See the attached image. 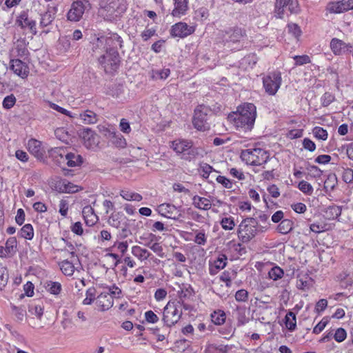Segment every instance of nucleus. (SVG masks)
I'll use <instances>...</instances> for the list:
<instances>
[{
  "instance_id": "f257e3e1",
  "label": "nucleus",
  "mask_w": 353,
  "mask_h": 353,
  "mask_svg": "<svg viewBox=\"0 0 353 353\" xmlns=\"http://www.w3.org/2000/svg\"><path fill=\"white\" fill-rule=\"evenodd\" d=\"M122 39L117 34H110L109 37H101L97 39V46L105 45L106 52L99 58V62L106 73H113L119 67L120 58L117 50L121 47Z\"/></svg>"
},
{
  "instance_id": "f03ea898",
  "label": "nucleus",
  "mask_w": 353,
  "mask_h": 353,
  "mask_svg": "<svg viewBox=\"0 0 353 353\" xmlns=\"http://www.w3.org/2000/svg\"><path fill=\"white\" fill-rule=\"evenodd\" d=\"M228 118L236 130L244 132L251 131L256 118V108L252 103H244Z\"/></svg>"
},
{
  "instance_id": "7ed1b4c3",
  "label": "nucleus",
  "mask_w": 353,
  "mask_h": 353,
  "mask_svg": "<svg viewBox=\"0 0 353 353\" xmlns=\"http://www.w3.org/2000/svg\"><path fill=\"white\" fill-rule=\"evenodd\" d=\"M127 8V0H101L99 13L105 20L112 21L123 14Z\"/></svg>"
},
{
  "instance_id": "20e7f679",
  "label": "nucleus",
  "mask_w": 353,
  "mask_h": 353,
  "mask_svg": "<svg viewBox=\"0 0 353 353\" xmlns=\"http://www.w3.org/2000/svg\"><path fill=\"white\" fill-rule=\"evenodd\" d=\"M170 148L180 155L181 159L186 161H191L203 156V150L194 147L192 142L189 140L176 139L171 142Z\"/></svg>"
},
{
  "instance_id": "39448f33",
  "label": "nucleus",
  "mask_w": 353,
  "mask_h": 353,
  "mask_svg": "<svg viewBox=\"0 0 353 353\" xmlns=\"http://www.w3.org/2000/svg\"><path fill=\"white\" fill-rule=\"evenodd\" d=\"M259 225L253 217L243 219L237 227L236 234L240 241L247 243L252 240L259 232Z\"/></svg>"
},
{
  "instance_id": "423d86ee",
  "label": "nucleus",
  "mask_w": 353,
  "mask_h": 353,
  "mask_svg": "<svg viewBox=\"0 0 353 353\" xmlns=\"http://www.w3.org/2000/svg\"><path fill=\"white\" fill-rule=\"evenodd\" d=\"M51 155L57 163L63 169H65V166L70 168L77 167L80 165L82 163V159L79 154L67 152V151L62 148L53 149Z\"/></svg>"
},
{
  "instance_id": "0eeeda50",
  "label": "nucleus",
  "mask_w": 353,
  "mask_h": 353,
  "mask_svg": "<svg viewBox=\"0 0 353 353\" xmlns=\"http://www.w3.org/2000/svg\"><path fill=\"white\" fill-rule=\"evenodd\" d=\"M240 157L247 165L260 166L269 160L270 154L263 148H254L243 150Z\"/></svg>"
},
{
  "instance_id": "6e6552de",
  "label": "nucleus",
  "mask_w": 353,
  "mask_h": 353,
  "mask_svg": "<svg viewBox=\"0 0 353 353\" xmlns=\"http://www.w3.org/2000/svg\"><path fill=\"white\" fill-rule=\"evenodd\" d=\"M91 9L89 0L74 1L66 14L67 20L70 22H79L83 17L85 12Z\"/></svg>"
},
{
  "instance_id": "1a4fd4ad",
  "label": "nucleus",
  "mask_w": 353,
  "mask_h": 353,
  "mask_svg": "<svg viewBox=\"0 0 353 353\" xmlns=\"http://www.w3.org/2000/svg\"><path fill=\"white\" fill-rule=\"evenodd\" d=\"M180 301H169L164 307L163 321L168 326H172L176 323L181 317L182 310Z\"/></svg>"
},
{
  "instance_id": "9d476101",
  "label": "nucleus",
  "mask_w": 353,
  "mask_h": 353,
  "mask_svg": "<svg viewBox=\"0 0 353 353\" xmlns=\"http://www.w3.org/2000/svg\"><path fill=\"white\" fill-rule=\"evenodd\" d=\"M210 112V108L204 105H198L192 119L194 127L200 131H205L210 128L208 123V115Z\"/></svg>"
},
{
  "instance_id": "9b49d317",
  "label": "nucleus",
  "mask_w": 353,
  "mask_h": 353,
  "mask_svg": "<svg viewBox=\"0 0 353 353\" xmlns=\"http://www.w3.org/2000/svg\"><path fill=\"white\" fill-rule=\"evenodd\" d=\"M280 72H272L263 78V85L269 95H275L281 85Z\"/></svg>"
},
{
  "instance_id": "f8f14e48",
  "label": "nucleus",
  "mask_w": 353,
  "mask_h": 353,
  "mask_svg": "<svg viewBox=\"0 0 353 353\" xmlns=\"http://www.w3.org/2000/svg\"><path fill=\"white\" fill-rule=\"evenodd\" d=\"M83 145L88 149H95L99 143V136L90 128H83L80 134Z\"/></svg>"
},
{
  "instance_id": "ddd939ff",
  "label": "nucleus",
  "mask_w": 353,
  "mask_h": 353,
  "mask_svg": "<svg viewBox=\"0 0 353 353\" xmlns=\"http://www.w3.org/2000/svg\"><path fill=\"white\" fill-rule=\"evenodd\" d=\"M195 31L194 26L184 22H179L172 26L171 34L174 37L185 38Z\"/></svg>"
},
{
  "instance_id": "4468645a",
  "label": "nucleus",
  "mask_w": 353,
  "mask_h": 353,
  "mask_svg": "<svg viewBox=\"0 0 353 353\" xmlns=\"http://www.w3.org/2000/svg\"><path fill=\"white\" fill-rule=\"evenodd\" d=\"M157 211L162 216L168 219H176L180 215L179 209L171 203H162L159 205Z\"/></svg>"
},
{
  "instance_id": "2eb2a0df",
  "label": "nucleus",
  "mask_w": 353,
  "mask_h": 353,
  "mask_svg": "<svg viewBox=\"0 0 353 353\" xmlns=\"http://www.w3.org/2000/svg\"><path fill=\"white\" fill-rule=\"evenodd\" d=\"M16 24L22 29L30 30L34 34L37 32L36 22L28 17V13L26 10L20 12L17 17Z\"/></svg>"
},
{
  "instance_id": "dca6fc26",
  "label": "nucleus",
  "mask_w": 353,
  "mask_h": 353,
  "mask_svg": "<svg viewBox=\"0 0 353 353\" xmlns=\"http://www.w3.org/2000/svg\"><path fill=\"white\" fill-rule=\"evenodd\" d=\"M58 12V6H48L46 11L41 14L40 26L46 28L49 26L55 18V15Z\"/></svg>"
},
{
  "instance_id": "f3484780",
  "label": "nucleus",
  "mask_w": 353,
  "mask_h": 353,
  "mask_svg": "<svg viewBox=\"0 0 353 353\" xmlns=\"http://www.w3.org/2000/svg\"><path fill=\"white\" fill-rule=\"evenodd\" d=\"M55 189L61 193L72 194L81 190V188L66 179H61L57 181Z\"/></svg>"
},
{
  "instance_id": "a211bd4d",
  "label": "nucleus",
  "mask_w": 353,
  "mask_h": 353,
  "mask_svg": "<svg viewBox=\"0 0 353 353\" xmlns=\"http://www.w3.org/2000/svg\"><path fill=\"white\" fill-rule=\"evenodd\" d=\"M10 69L15 74L23 79L26 78L29 74L27 65L18 59L10 61Z\"/></svg>"
},
{
  "instance_id": "6ab92c4d",
  "label": "nucleus",
  "mask_w": 353,
  "mask_h": 353,
  "mask_svg": "<svg viewBox=\"0 0 353 353\" xmlns=\"http://www.w3.org/2000/svg\"><path fill=\"white\" fill-rule=\"evenodd\" d=\"M330 48L335 55H341L350 50V48H352L349 43H346L341 39L333 38L330 41Z\"/></svg>"
},
{
  "instance_id": "aec40b11",
  "label": "nucleus",
  "mask_w": 353,
  "mask_h": 353,
  "mask_svg": "<svg viewBox=\"0 0 353 353\" xmlns=\"http://www.w3.org/2000/svg\"><path fill=\"white\" fill-rule=\"evenodd\" d=\"M27 148L28 151L37 159H42L44 154V150L42 148L41 142L31 139L28 141Z\"/></svg>"
},
{
  "instance_id": "412c9836",
  "label": "nucleus",
  "mask_w": 353,
  "mask_h": 353,
  "mask_svg": "<svg viewBox=\"0 0 353 353\" xmlns=\"http://www.w3.org/2000/svg\"><path fill=\"white\" fill-rule=\"evenodd\" d=\"M174 9L172 15L180 18L185 15L188 10V0H173Z\"/></svg>"
},
{
  "instance_id": "4be33fe9",
  "label": "nucleus",
  "mask_w": 353,
  "mask_h": 353,
  "mask_svg": "<svg viewBox=\"0 0 353 353\" xmlns=\"http://www.w3.org/2000/svg\"><path fill=\"white\" fill-rule=\"evenodd\" d=\"M96 303L101 310L105 311L113 305L114 300L108 293L102 292L97 296Z\"/></svg>"
},
{
  "instance_id": "5701e85b",
  "label": "nucleus",
  "mask_w": 353,
  "mask_h": 353,
  "mask_svg": "<svg viewBox=\"0 0 353 353\" xmlns=\"http://www.w3.org/2000/svg\"><path fill=\"white\" fill-rule=\"evenodd\" d=\"M78 119L86 125L94 124L98 121V115L90 110H86L81 113H76Z\"/></svg>"
},
{
  "instance_id": "b1692460",
  "label": "nucleus",
  "mask_w": 353,
  "mask_h": 353,
  "mask_svg": "<svg viewBox=\"0 0 353 353\" xmlns=\"http://www.w3.org/2000/svg\"><path fill=\"white\" fill-rule=\"evenodd\" d=\"M227 264V257L222 254L216 260L210 263L209 272L211 275L216 274L221 270H223Z\"/></svg>"
},
{
  "instance_id": "393cba45",
  "label": "nucleus",
  "mask_w": 353,
  "mask_h": 353,
  "mask_svg": "<svg viewBox=\"0 0 353 353\" xmlns=\"http://www.w3.org/2000/svg\"><path fill=\"white\" fill-rule=\"evenodd\" d=\"M59 266L62 273L67 276H72L75 270L79 271L74 266V260H63L59 263Z\"/></svg>"
},
{
  "instance_id": "a878e982",
  "label": "nucleus",
  "mask_w": 353,
  "mask_h": 353,
  "mask_svg": "<svg viewBox=\"0 0 353 353\" xmlns=\"http://www.w3.org/2000/svg\"><path fill=\"white\" fill-rule=\"evenodd\" d=\"M249 312L245 307H236L235 317L238 326H243L249 322Z\"/></svg>"
},
{
  "instance_id": "bb28decb",
  "label": "nucleus",
  "mask_w": 353,
  "mask_h": 353,
  "mask_svg": "<svg viewBox=\"0 0 353 353\" xmlns=\"http://www.w3.org/2000/svg\"><path fill=\"white\" fill-rule=\"evenodd\" d=\"M192 202L194 207L200 210H208L212 207V201L210 199L198 195L193 197Z\"/></svg>"
},
{
  "instance_id": "cd10ccee",
  "label": "nucleus",
  "mask_w": 353,
  "mask_h": 353,
  "mask_svg": "<svg viewBox=\"0 0 353 353\" xmlns=\"http://www.w3.org/2000/svg\"><path fill=\"white\" fill-rule=\"evenodd\" d=\"M312 279L308 274H301L297 277L296 287L302 290H307L312 287Z\"/></svg>"
},
{
  "instance_id": "c85d7f7f",
  "label": "nucleus",
  "mask_w": 353,
  "mask_h": 353,
  "mask_svg": "<svg viewBox=\"0 0 353 353\" xmlns=\"http://www.w3.org/2000/svg\"><path fill=\"white\" fill-rule=\"evenodd\" d=\"M131 252L140 261L147 260L152 255L151 253L146 249L143 248L139 245H134L131 248Z\"/></svg>"
},
{
  "instance_id": "c756f323",
  "label": "nucleus",
  "mask_w": 353,
  "mask_h": 353,
  "mask_svg": "<svg viewBox=\"0 0 353 353\" xmlns=\"http://www.w3.org/2000/svg\"><path fill=\"white\" fill-rule=\"evenodd\" d=\"M231 349L229 345L218 343H208L205 349V353H228Z\"/></svg>"
},
{
  "instance_id": "7c9ffc66",
  "label": "nucleus",
  "mask_w": 353,
  "mask_h": 353,
  "mask_svg": "<svg viewBox=\"0 0 353 353\" xmlns=\"http://www.w3.org/2000/svg\"><path fill=\"white\" fill-rule=\"evenodd\" d=\"M194 294V290L190 285H183L178 292L180 303L182 304L185 301L190 299Z\"/></svg>"
},
{
  "instance_id": "2f4dec72",
  "label": "nucleus",
  "mask_w": 353,
  "mask_h": 353,
  "mask_svg": "<svg viewBox=\"0 0 353 353\" xmlns=\"http://www.w3.org/2000/svg\"><path fill=\"white\" fill-rule=\"evenodd\" d=\"M294 228V222L288 219L282 220L277 225L276 230L282 234H287Z\"/></svg>"
},
{
  "instance_id": "473e14b6",
  "label": "nucleus",
  "mask_w": 353,
  "mask_h": 353,
  "mask_svg": "<svg viewBox=\"0 0 353 353\" xmlns=\"http://www.w3.org/2000/svg\"><path fill=\"white\" fill-rule=\"evenodd\" d=\"M330 13L339 14L346 12L343 0L339 1L330 2L326 7Z\"/></svg>"
},
{
  "instance_id": "72a5a7b5",
  "label": "nucleus",
  "mask_w": 353,
  "mask_h": 353,
  "mask_svg": "<svg viewBox=\"0 0 353 353\" xmlns=\"http://www.w3.org/2000/svg\"><path fill=\"white\" fill-rule=\"evenodd\" d=\"M227 34L229 37V41L233 43L239 41L244 36V31L241 28L234 27L230 28Z\"/></svg>"
},
{
  "instance_id": "f704fd0d",
  "label": "nucleus",
  "mask_w": 353,
  "mask_h": 353,
  "mask_svg": "<svg viewBox=\"0 0 353 353\" xmlns=\"http://www.w3.org/2000/svg\"><path fill=\"white\" fill-rule=\"evenodd\" d=\"M220 225L225 230H232L236 225L234 217L230 215H224L220 220Z\"/></svg>"
},
{
  "instance_id": "c9c22d12",
  "label": "nucleus",
  "mask_w": 353,
  "mask_h": 353,
  "mask_svg": "<svg viewBox=\"0 0 353 353\" xmlns=\"http://www.w3.org/2000/svg\"><path fill=\"white\" fill-rule=\"evenodd\" d=\"M46 288L51 294L58 296L62 290V285L59 282L48 281L46 282Z\"/></svg>"
},
{
  "instance_id": "e433bc0d",
  "label": "nucleus",
  "mask_w": 353,
  "mask_h": 353,
  "mask_svg": "<svg viewBox=\"0 0 353 353\" xmlns=\"http://www.w3.org/2000/svg\"><path fill=\"white\" fill-rule=\"evenodd\" d=\"M92 211V208L90 206L85 207L83 210L85 221L88 225L94 224L97 221V217L93 214Z\"/></svg>"
},
{
  "instance_id": "4c0bfd02",
  "label": "nucleus",
  "mask_w": 353,
  "mask_h": 353,
  "mask_svg": "<svg viewBox=\"0 0 353 353\" xmlns=\"http://www.w3.org/2000/svg\"><path fill=\"white\" fill-rule=\"evenodd\" d=\"M19 235L25 239L32 240L34 237V228L30 223L25 224L19 232Z\"/></svg>"
},
{
  "instance_id": "58836bf2",
  "label": "nucleus",
  "mask_w": 353,
  "mask_h": 353,
  "mask_svg": "<svg viewBox=\"0 0 353 353\" xmlns=\"http://www.w3.org/2000/svg\"><path fill=\"white\" fill-rule=\"evenodd\" d=\"M285 324L288 330L293 331L296 327V315L292 312H288L285 316Z\"/></svg>"
},
{
  "instance_id": "ea45409f",
  "label": "nucleus",
  "mask_w": 353,
  "mask_h": 353,
  "mask_svg": "<svg viewBox=\"0 0 353 353\" xmlns=\"http://www.w3.org/2000/svg\"><path fill=\"white\" fill-rule=\"evenodd\" d=\"M120 195L123 199L127 201H140L143 199L141 194L128 190H121Z\"/></svg>"
},
{
  "instance_id": "a19ab883",
  "label": "nucleus",
  "mask_w": 353,
  "mask_h": 353,
  "mask_svg": "<svg viewBox=\"0 0 353 353\" xmlns=\"http://www.w3.org/2000/svg\"><path fill=\"white\" fill-rule=\"evenodd\" d=\"M6 250L9 254L10 256H13L17 250V241L15 237H10L6 240Z\"/></svg>"
},
{
  "instance_id": "79ce46f5",
  "label": "nucleus",
  "mask_w": 353,
  "mask_h": 353,
  "mask_svg": "<svg viewBox=\"0 0 353 353\" xmlns=\"http://www.w3.org/2000/svg\"><path fill=\"white\" fill-rule=\"evenodd\" d=\"M312 132L314 137L318 140L326 141L328 138L327 131L321 127L316 126L313 128Z\"/></svg>"
},
{
  "instance_id": "37998d69",
  "label": "nucleus",
  "mask_w": 353,
  "mask_h": 353,
  "mask_svg": "<svg viewBox=\"0 0 353 353\" xmlns=\"http://www.w3.org/2000/svg\"><path fill=\"white\" fill-rule=\"evenodd\" d=\"M284 275L283 269L280 267L275 265L272 267L268 272V277L273 281H277L281 279Z\"/></svg>"
},
{
  "instance_id": "c03bdc74",
  "label": "nucleus",
  "mask_w": 353,
  "mask_h": 353,
  "mask_svg": "<svg viewBox=\"0 0 353 353\" xmlns=\"http://www.w3.org/2000/svg\"><path fill=\"white\" fill-rule=\"evenodd\" d=\"M325 213L327 219H335L341 214V208L337 205H332L327 209Z\"/></svg>"
},
{
  "instance_id": "a18cd8bd",
  "label": "nucleus",
  "mask_w": 353,
  "mask_h": 353,
  "mask_svg": "<svg viewBox=\"0 0 353 353\" xmlns=\"http://www.w3.org/2000/svg\"><path fill=\"white\" fill-rule=\"evenodd\" d=\"M211 317L212 322L216 325H222L225 321V314L222 310L214 311Z\"/></svg>"
},
{
  "instance_id": "49530a36",
  "label": "nucleus",
  "mask_w": 353,
  "mask_h": 353,
  "mask_svg": "<svg viewBox=\"0 0 353 353\" xmlns=\"http://www.w3.org/2000/svg\"><path fill=\"white\" fill-rule=\"evenodd\" d=\"M298 188L306 195H312L314 192L312 185L306 181L302 180L298 184Z\"/></svg>"
},
{
  "instance_id": "de8ad7c7",
  "label": "nucleus",
  "mask_w": 353,
  "mask_h": 353,
  "mask_svg": "<svg viewBox=\"0 0 353 353\" xmlns=\"http://www.w3.org/2000/svg\"><path fill=\"white\" fill-rule=\"evenodd\" d=\"M288 31L290 34H291L296 40H299L302 31L297 24L296 23H289L288 25Z\"/></svg>"
},
{
  "instance_id": "09e8293b",
  "label": "nucleus",
  "mask_w": 353,
  "mask_h": 353,
  "mask_svg": "<svg viewBox=\"0 0 353 353\" xmlns=\"http://www.w3.org/2000/svg\"><path fill=\"white\" fill-rule=\"evenodd\" d=\"M194 242L199 245H205L207 243V236L203 230L195 231Z\"/></svg>"
},
{
  "instance_id": "8fccbe9b",
  "label": "nucleus",
  "mask_w": 353,
  "mask_h": 353,
  "mask_svg": "<svg viewBox=\"0 0 353 353\" xmlns=\"http://www.w3.org/2000/svg\"><path fill=\"white\" fill-rule=\"evenodd\" d=\"M288 0H276L275 4V16L277 18L282 19L284 16L285 4Z\"/></svg>"
},
{
  "instance_id": "3c124183",
  "label": "nucleus",
  "mask_w": 353,
  "mask_h": 353,
  "mask_svg": "<svg viewBox=\"0 0 353 353\" xmlns=\"http://www.w3.org/2000/svg\"><path fill=\"white\" fill-rule=\"evenodd\" d=\"M27 54V49L23 43H17L12 50V55L23 57Z\"/></svg>"
},
{
  "instance_id": "603ef678",
  "label": "nucleus",
  "mask_w": 353,
  "mask_h": 353,
  "mask_svg": "<svg viewBox=\"0 0 353 353\" xmlns=\"http://www.w3.org/2000/svg\"><path fill=\"white\" fill-rule=\"evenodd\" d=\"M337 183L335 175H329L324 182V189L326 192L332 191Z\"/></svg>"
},
{
  "instance_id": "864d4df0",
  "label": "nucleus",
  "mask_w": 353,
  "mask_h": 353,
  "mask_svg": "<svg viewBox=\"0 0 353 353\" xmlns=\"http://www.w3.org/2000/svg\"><path fill=\"white\" fill-rule=\"evenodd\" d=\"M49 106L50 108L63 114H65L70 118H77V114L76 113H72L68 110H67L66 109L54 103H51L50 102L49 103Z\"/></svg>"
},
{
  "instance_id": "5fc2aeb1",
  "label": "nucleus",
  "mask_w": 353,
  "mask_h": 353,
  "mask_svg": "<svg viewBox=\"0 0 353 353\" xmlns=\"http://www.w3.org/2000/svg\"><path fill=\"white\" fill-rule=\"evenodd\" d=\"M8 280V270L6 267L0 266V290L6 287Z\"/></svg>"
},
{
  "instance_id": "6e6d98bb",
  "label": "nucleus",
  "mask_w": 353,
  "mask_h": 353,
  "mask_svg": "<svg viewBox=\"0 0 353 353\" xmlns=\"http://www.w3.org/2000/svg\"><path fill=\"white\" fill-rule=\"evenodd\" d=\"M285 8H288L290 13L297 14L300 11L299 4L297 0H288Z\"/></svg>"
},
{
  "instance_id": "4d7b16f0",
  "label": "nucleus",
  "mask_w": 353,
  "mask_h": 353,
  "mask_svg": "<svg viewBox=\"0 0 353 353\" xmlns=\"http://www.w3.org/2000/svg\"><path fill=\"white\" fill-rule=\"evenodd\" d=\"M333 337L336 341H337L338 343H341L345 340L347 337V332L345 329L339 327L336 330L333 335Z\"/></svg>"
},
{
  "instance_id": "13d9d810",
  "label": "nucleus",
  "mask_w": 353,
  "mask_h": 353,
  "mask_svg": "<svg viewBox=\"0 0 353 353\" xmlns=\"http://www.w3.org/2000/svg\"><path fill=\"white\" fill-rule=\"evenodd\" d=\"M329 323L327 317H323L321 321L313 328L312 332L315 334L321 333Z\"/></svg>"
},
{
  "instance_id": "bf43d9fd",
  "label": "nucleus",
  "mask_w": 353,
  "mask_h": 353,
  "mask_svg": "<svg viewBox=\"0 0 353 353\" xmlns=\"http://www.w3.org/2000/svg\"><path fill=\"white\" fill-rule=\"evenodd\" d=\"M150 249L152 250L158 256L163 258L165 256L163 248L159 243H154L150 245H148Z\"/></svg>"
},
{
  "instance_id": "052dcab7",
  "label": "nucleus",
  "mask_w": 353,
  "mask_h": 353,
  "mask_svg": "<svg viewBox=\"0 0 353 353\" xmlns=\"http://www.w3.org/2000/svg\"><path fill=\"white\" fill-rule=\"evenodd\" d=\"M16 103V98L13 94L6 97L3 101V107L9 110L12 108Z\"/></svg>"
},
{
  "instance_id": "680f3d73",
  "label": "nucleus",
  "mask_w": 353,
  "mask_h": 353,
  "mask_svg": "<svg viewBox=\"0 0 353 353\" xmlns=\"http://www.w3.org/2000/svg\"><path fill=\"white\" fill-rule=\"evenodd\" d=\"M293 59L295 61L294 65L296 66L298 65H303L306 63H309L311 62V59L308 55L304 54L301 56H294L293 57Z\"/></svg>"
},
{
  "instance_id": "e2e57ef3",
  "label": "nucleus",
  "mask_w": 353,
  "mask_h": 353,
  "mask_svg": "<svg viewBox=\"0 0 353 353\" xmlns=\"http://www.w3.org/2000/svg\"><path fill=\"white\" fill-rule=\"evenodd\" d=\"M129 243L128 241H117L114 243L113 247L116 248L122 254H124L128 248Z\"/></svg>"
},
{
  "instance_id": "0e129e2a",
  "label": "nucleus",
  "mask_w": 353,
  "mask_h": 353,
  "mask_svg": "<svg viewBox=\"0 0 353 353\" xmlns=\"http://www.w3.org/2000/svg\"><path fill=\"white\" fill-rule=\"evenodd\" d=\"M216 180L219 183L221 184L223 187H224L225 188L230 189L233 186V183L229 179L226 178L224 176L219 175L216 178Z\"/></svg>"
},
{
  "instance_id": "69168bd1",
  "label": "nucleus",
  "mask_w": 353,
  "mask_h": 353,
  "mask_svg": "<svg viewBox=\"0 0 353 353\" xmlns=\"http://www.w3.org/2000/svg\"><path fill=\"white\" fill-rule=\"evenodd\" d=\"M213 168L212 166L207 163H203L200 165L199 172L204 178H208L210 174L212 172Z\"/></svg>"
},
{
  "instance_id": "338daca9",
  "label": "nucleus",
  "mask_w": 353,
  "mask_h": 353,
  "mask_svg": "<svg viewBox=\"0 0 353 353\" xmlns=\"http://www.w3.org/2000/svg\"><path fill=\"white\" fill-rule=\"evenodd\" d=\"M303 147L304 149L310 151L314 152L315 151L316 146L313 141L310 139L309 138H305L303 140Z\"/></svg>"
},
{
  "instance_id": "774afa93",
  "label": "nucleus",
  "mask_w": 353,
  "mask_h": 353,
  "mask_svg": "<svg viewBox=\"0 0 353 353\" xmlns=\"http://www.w3.org/2000/svg\"><path fill=\"white\" fill-rule=\"evenodd\" d=\"M145 321L150 323H156L159 321V317L152 310H149L145 312Z\"/></svg>"
}]
</instances>
